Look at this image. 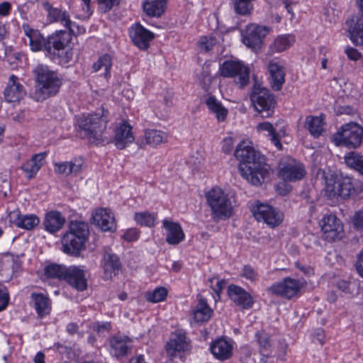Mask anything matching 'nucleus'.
<instances>
[{
    "instance_id": "nucleus-32",
    "label": "nucleus",
    "mask_w": 363,
    "mask_h": 363,
    "mask_svg": "<svg viewBox=\"0 0 363 363\" xmlns=\"http://www.w3.org/2000/svg\"><path fill=\"white\" fill-rule=\"evenodd\" d=\"M205 104L208 111L215 116L218 122L225 121L228 115V110L215 96H208L205 100Z\"/></svg>"
},
{
    "instance_id": "nucleus-49",
    "label": "nucleus",
    "mask_w": 363,
    "mask_h": 363,
    "mask_svg": "<svg viewBox=\"0 0 363 363\" xmlns=\"http://www.w3.org/2000/svg\"><path fill=\"white\" fill-rule=\"evenodd\" d=\"M216 43V40L215 38L211 36H203L201 37L199 41V46L201 50L208 52L212 49Z\"/></svg>"
},
{
    "instance_id": "nucleus-21",
    "label": "nucleus",
    "mask_w": 363,
    "mask_h": 363,
    "mask_svg": "<svg viewBox=\"0 0 363 363\" xmlns=\"http://www.w3.org/2000/svg\"><path fill=\"white\" fill-rule=\"evenodd\" d=\"M230 299L242 309L247 310L252 307L254 301L251 295L244 289L236 285H230L228 288Z\"/></svg>"
},
{
    "instance_id": "nucleus-15",
    "label": "nucleus",
    "mask_w": 363,
    "mask_h": 363,
    "mask_svg": "<svg viewBox=\"0 0 363 363\" xmlns=\"http://www.w3.org/2000/svg\"><path fill=\"white\" fill-rule=\"evenodd\" d=\"M42 6L47 12V19L50 23H60L69 30L70 35L74 33L73 26L75 23L70 20L67 11L61 9L53 7L48 1L42 2Z\"/></svg>"
},
{
    "instance_id": "nucleus-16",
    "label": "nucleus",
    "mask_w": 363,
    "mask_h": 363,
    "mask_svg": "<svg viewBox=\"0 0 363 363\" xmlns=\"http://www.w3.org/2000/svg\"><path fill=\"white\" fill-rule=\"evenodd\" d=\"M129 37L138 48L141 50H146L149 48L150 42L154 39L155 35L141 24L135 23L129 28Z\"/></svg>"
},
{
    "instance_id": "nucleus-46",
    "label": "nucleus",
    "mask_w": 363,
    "mask_h": 363,
    "mask_svg": "<svg viewBox=\"0 0 363 363\" xmlns=\"http://www.w3.org/2000/svg\"><path fill=\"white\" fill-rule=\"evenodd\" d=\"M167 296V290L166 288L160 286L155 288L152 291L145 293V298L151 303H158L163 301Z\"/></svg>"
},
{
    "instance_id": "nucleus-4",
    "label": "nucleus",
    "mask_w": 363,
    "mask_h": 363,
    "mask_svg": "<svg viewBox=\"0 0 363 363\" xmlns=\"http://www.w3.org/2000/svg\"><path fill=\"white\" fill-rule=\"evenodd\" d=\"M107 117L104 114H83L77 120V127L80 135L90 143L103 141V134L106 128Z\"/></svg>"
},
{
    "instance_id": "nucleus-14",
    "label": "nucleus",
    "mask_w": 363,
    "mask_h": 363,
    "mask_svg": "<svg viewBox=\"0 0 363 363\" xmlns=\"http://www.w3.org/2000/svg\"><path fill=\"white\" fill-rule=\"evenodd\" d=\"M353 186L349 179H329L326 180L325 194L329 198L345 199L347 198Z\"/></svg>"
},
{
    "instance_id": "nucleus-44",
    "label": "nucleus",
    "mask_w": 363,
    "mask_h": 363,
    "mask_svg": "<svg viewBox=\"0 0 363 363\" xmlns=\"http://www.w3.org/2000/svg\"><path fill=\"white\" fill-rule=\"evenodd\" d=\"M157 219L156 213L147 211L135 213L134 215L135 221L141 226L153 227L156 224Z\"/></svg>"
},
{
    "instance_id": "nucleus-54",
    "label": "nucleus",
    "mask_w": 363,
    "mask_h": 363,
    "mask_svg": "<svg viewBox=\"0 0 363 363\" xmlns=\"http://www.w3.org/2000/svg\"><path fill=\"white\" fill-rule=\"evenodd\" d=\"M9 301V295L6 289H0V311L4 310Z\"/></svg>"
},
{
    "instance_id": "nucleus-36",
    "label": "nucleus",
    "mask_w": 363,
    "mask_h": 363,
    "mask_svg": "<svg viewBox=\"0 0 363 363\" xmlns=\"http://www.w3.org/2000/svg\"><path fill=\"white\" fill-rule=\"evenodd\" d=\"M44 158L45 154H36L29 160L23 164L21 169L28 179L35 177L36 174L43 165Z\"/></svg>"
},
{
    "instance_id": "nucleus-43",
    "label": "nucleus",
    "mask_w": 363,
    "mask_h": 363,
    "mask_svg": "<svg viewBox=\"0 0 363 363\" xmlns=\"http://www.w3.org/2000/svg\"><path fill=\"white\" fill-rule=\"evenodd\" d=\"M67 268L61 264H50L44 268V274L48 278L64 280Z\"/></svg>"
},
{
    "instance_id": "nucleus-53",
    "label": "nucleus",
    "mask_w": 363,
    "mask_h": 363,
    "mask_svg": "<svg viewBox=\"0 0 363 363\" xmlns=\"http://www.w3.org/2000/svg\"><path fill=\"white\" fill-rule=\"evenodd\" d=\"M352 222L356 229L360 230L363 228V208L355 213Z\"/></svg>"
},
{
    "instance_id": "nucleus-60",
    "label": "nucleus",
    "mask_w": 363,
    "mask_h": 363,
    "mask_svg": "<svg viewBox=\"0 0 363 363\" xmlns=\"http://www.w3.org/2000/svg\"><path fill=\"white\" fill-rule=\"evenodd\" d=\"M79 326L77 323H70L67 325V331L70 335H74L78 333Z\"/></svg>"
},
{
    "instance_id": "nucleus-10",
    "label": "nucleus",
    "mask_w": 363,
    "mask_h": 363,
    "mask_svg": "<svg viewBox=\"0 0 363 363\" xmlns=\"http://www.w3.org/2000/svg\"><path fill=\"white\" fill-rule=\"evenodd\" d=\"M252 213L257 221H263L270 228L279 225L284 218L283 213L267 203L255 201L251 207Z\"/></svg>"
},
{
    "instance_id": "nucleus-20",
    "label": "nucleus",
    "mask_w": 363,
    "mask_h": 363,
    "mask_svg": "<svg viewBox=\"0 0 363 363\" xmlns=\"http://www.w3.org/2000/svg\"><path fill=\"white\" fill-rule=\"evenodd\" d=\"M131 342V339L124 335L117 334L110 337L108 340L110 354L116 358L128 355L130 351L128 345Z\"/></svg>"
},
{
    "instance_id": "nucleus-8",
    "label": "nucleus",
    "mask_w": 363,
    "mask_h": 363,
    "mask_svg": "<svg viewBox=\"0 0 363 363\" xmlns=\"http://www.w3.org/2000/svg\"><path fill=\"white\" fill-rule=\"evenodd\" d=\"M250 101L262 117L268 118L274 113L276 104L274 96L267 88L255 84L252 89Z\"/></svg>"
},
{
    "instance_id": "nucleus-48",
    "label": "nucleus",
    "mask_w": 363,
    "mask_h": 363,
    "mask_svg": "<svg viewBox=\"0 0 363 363\" xmlns=\"http://www.w3.org/2000/svg\"><path fill=\"white\" fill-rule=\"evenodd\" d=\"M241 277L250 281L256 282L258 279V274L250 265H245L241 272Z\"/></svg>"
},
{
    "instance_id": "nucleus-58",
    "label": "nucleus",
    "mask_w": 363,
    "mask_h": 363,
    "mask_svg": "<svg viewBox=\"0 0 363 363\" xmlns=\"http://www.w3.org/2000/svg\"><path fill=\"white\" fill-rule=\"evenodd\" d=\"M355 267L358 274L363 278V250L357 257Z\"/></svg>"
},
{
    "instance_id": "nucleus-38",
    "label": "nucleus",
    "mask_w": 363,
    "mask_h": 363,
    "mask_svg": "<svg viewBox=\"0 0 363 363\" xmlns=\"http://www.w3.org/2000/svg\"><path fill=\"white\" fill-rule=\"evenodd\" d=\"M113 65V59L108 54L101 55L92 65V69L94 72H101V76L106 80L111 78V69Z\"/></svg>"
},
{
    "instance_id": "nucleus-9",
    "label": "nucleus",
    "mask_w": 363,
    "mask_h": 363,
    "mask_svg": "<svg viewBox=\"0 0 363 363\" xmlns=\"http://www.w3.org/2000/svg\"><path fill=\"white\" fill-rule=\"evenodd\" d=\"M220 74L224 77H231L240 88L245 86L250 79V69L242 62L226 60L220 67Z\"/></svg>"
},
{
    "instance_id": "nucleus-7",
    "label": "nucleus",
    "mask_w": 363,
    "mask_h": 363,
    "mask_svg": "<svg viewBox=\"0 0 363 363\" xmlns=\"http://www.w3.org/2000/svg\"><path fill=\"white\" fill-rule=\"evenodd\" d=\"M206 197L214 219L225 220L231 216L232 203L221 189L213 188L206 193Z\"/></svg>"
},
{
    "instance_id": "nucleus-25",
    "label": "nucleus",
    "mask_w": 363,
    "mask_h": 363,
    "mask_svg": "<svg viewBox=\"0 0 363 363\" xmlns=\"http://www.w3.org/2000/svg\"><path fill=\"white\" fill-rule=\"evenodd\" d=\"M26 95L23 86L19 82L18 78L12 74L4 89V98L7 102H18Z\"/></svg>"
},
{
    "instance_id": "nucleus-26",
    "label": "nucleus",
    "mask_w": 363,
    "mask_h": 363,
    "mask_svg": "<svg viewBox=\"0 0 363 363\" xmlns=\"http://www.w3.org/2000/svg\"><path fill=\"white\" fill-rule=\"evenodd\" d=\"M268 69L272 87L276 91L280 90L285 82L284 63L275 59L272 60L269 63Z\"/></svg>"
},
{
    "instance_id": "nucleus-2",
    "label": "nucleus",
    "mask_w": 363,
    "mask_h": 363,
    "mask_svg": "<svg viewBox=\"0 0 363 363\" xmlns=\"http://www.w3.org/2000/svg\"><path fill=\"white\" fill-rule=\"evenodd\" d=\"M235 157L240 161L239 171L253 185L262 184L267 174L265 157L252 146L249 140H242L236 147Z\"/></svg>"
},
{
    "instance_id": "nucleus-39",
    "label": "nucleus",
    "mask_w": 363,
    "mask_h": 363,
    "mask_svg": "<svg viewBox=\"0 0 363 363\" xmlns=\"http://www.w3.org/2000/svg\"><path fill=\"white\" fill-rule=\"evenodd\" d=\"M144 12L150 17H160L165 11V0H146L143 3Z\"/></svg>"
},
{
    "instance_id": "nucleus-33",
    "label": "nucleus",
    "mask_w": 363,
    "mask_h": 363,
    "mask_svg": "<svg viewBox=\"0 0 363 363\" xmlns=\"http://www.w3.org/2000/svg\"><path fill=\"white\" fill-rule=\"evenodd\" d=\"M213 310L208 305L206 300L202 296H198V303L192 311V316L196 323H206L213 315Z\"/></svg>"
},
{
    "instance_id": "nucleus-47",
    "label": "nucleus",
    "mask_w": 363,
    "mask_h": 363,
    "mask_svg": "<svg viewBox=\"0 0 363 363\" xmlns=\"http://www.w3.org/2000/svg\"><path fill=\"white\" fill-rule=\"evenodd\" d=\"M255 340L259 347L264 350H269L272 346L270 335L264 330L255 333Z\"/></svg>"
},
{
    "instance_id": "nucleus-50",
    "label": "nucleus",
    "mask_w": 363,
    "mask_h": 363,
    "mask_svg": "<svg viewBox=\"0 0 363 363\" xmlns=\"http://www.w3.org/2000/svg\"><path fill=\"white\" fill-rule=\"evenodd\" d=\"M100 9L104 13L110 11L114 6L118 5L119 0H98Z\"/></svg>"
},
{
    "instance_id": "nucleus-3",
    "label": "nucleus",
    "mask_w": 363,
    "mask_h": 363,
    "mask_svg": "<svg viewBox=\"0 0 363 363\" xmlns=\"http://www.w3.org/2000/svg\"><path fill=\"white\" fill-rule=\"evenodd\" d=\"M89 235L86 223L72 221L69 230L64 235L62 242L63 252L66 254L78 256L85 249V243Z\"/></svg>"
},
{
    "instance_id": "nucleus-37",
    "label": "nucleus",
    "mask_w": 363,
    "mask_h": 363,
    "mask_svg": "<svg viewBox=\"0 0 363 363\" xmlns=\"http://www.w3.org/2000/svg\"><path fill=\"white\" fill-rule=\"evenodd\" d=\"M232 349V345L225 339H219L211 346V353L216 358L220 360H225L230 357Z\"/></svg>"
},
{
    "instance_id": "nucleus-59",
    "label": "nucleus",
    "mask_w": 363,
    "mask_h": 363,
    "mask_svg": "<svg viewBox=\"0 0 363 363\" xmlns=\"http://www.w3.org/2000/svg\"><path fill=\"white\" fill-rule=\"evenodd\" d=\"M296 267L306 275H311L313 273V269L309 266H302L300 263L296 262Z\"/></svg>"
},
{
    "instance_id": "nucleus-24",
    "label": "nucleus",
    "mask_w": 363,
    "mask_h": 363,
    "mask_svg": "<svg viewBox=\"0 0 363 363\" xmlns=\"http://www.w3.org/2000/svg\"><path fill=\"white\" fill-rule=\"evenodd\" d=\"M135 138L132 127L125 121H123L116 128L113 143L117 148L125 149L133 143Z\"/></svg>"
},
{
    "instance_id": "nucleus-64",
    "label": "nucleus",
    "mask_w": 363,
    "mask_h": 363,
    "mask_svg": "<svg viewBox=\"0 0 363 363\" xmlns=\"http://www.w3.org/2000/svg\"><path fill=\"white\" fill-rule=\"evenodd\" d=\"M35 363H45V354L42 352H38L34 358Z\"/></svg>"
},
{
    "instance_id": "nucleus-23",
    "label": "nucleus",
    "mask_w": 363,
    "mask_h": 363,
    "mask_svg": "<svg viewBox=\"0 0 363 363\" xmlns=\"http://www.w3.org/2000/svg\"><path fill=\"white\" fill-rule=\"evenodd\" d=\"M64 280L79 291H83L87 287L85 272L77 266H70L67 268Z\"/></svg>"
},
{
    "instance_id": "nucleus-57",
    "label": "nucleus",
    "mask_w": 363,
    "mask_h": 363,
    "mask_svg": "<svg viewBox=\"0 0 363 363\" xmlns=\"http://www.w3.org/2000/svg\"><path fill=\"white\" fill-rule=\"evenodd\" d=\"M233 147V139L231 137L225 138L223 140L222 150L225 153H230Z\"/></svg>"
},
{
    "instance_id": "nucleus-41",
    "label": "nucleus",
    "mask_w": 363,
    "mask_h": 363,
    "mask_svg": "<svg viewBox=\"0 0 363 363\" xmlns=\"http://www.w3.org/2000/svg\"><path fill=\"white\" fill-rule=\"evenodd\" d=\"M344 160L347 167L363 175V154L351 151L345 154Z\"/></svg>"
},
{
    "instance_id": "nucleus-11",
    "label": "nucleus",
    "mask_w": 363,
    "mask_h": 363,
    "mask_svg": "<svg viewBox=\"0 0 363 363\" xmlns=\"http://www.w3.org/2000/svg\"><path fill=\"white\" fill-rule=\"evenodd\" d=\"M306 175L303 164L290 157H282L278 165V176L285 182H296Z\"/></svg>"
},
{
    "instance_id": "nucleus-42",
    "label": "nucleus",
    "mask_w": 363,
    "mask_h": 363,
    "mask_svg": "<svg viewBox=\"0 0 363 363\" xmlns=\"http://www.w3.org/2000/svg\"><path fill=\"white\" fill-rule=\"evenodd\" d=\"M294 41V38L291 35H279L270 45L269 50L272 53L283 52L289 48Z\"/></svg>"
},
{
    "instance_id": "nucleus-56",
    "label": "nucleus",
    "mask_w": 363,
    "mask_h": 363,
    "mask_svg": "<svg viewBox=\"0 0 363 363\" xmlns=\"http://www.w3.org/2000/svg\"><path fill=\"white\" fill-rule=\"evenodd\" d=\"M12 9L11 4L9 1H4L0 4V16L6 17L10 15Z\"/></svg>"
},
{
    "instance_id": "nucleus-35",
    "label": "nucleus",
    "mask_w": 363,
    "mask_h": 363,
    "mask_svg": "<svg viewBox=\"0 0 363 363\" xmlns=\"http://www.w3.org/2000/svg\"><path fill=\"white\" fill-rule=\"evenodd\" d=\"M83 160L82 158H74L69 162L55 163V171L57 174L69 175L77 174L82 171Z\"/></svg>"
},
{
    "instance_id": "nucleus-61",
    "label": "nucleus",
    "mask_w": 363,
    "mask_h": 363,
    "mask_svg": "<svg viewBox=\"0 0 363 363\" xmlns=\"http://www.w3.org/2000/svg\"><path fill=\"white\" fill-rule=\"evenodd\" d=\"M350 284L346 281H340L337 283V287L345 293H350Z\"/></svg>"
},
{
    "instance_id": "nucleus-31",
    "label": "nucleus",
    "mask_w": 363,
    "mask_h": 363,
    "mask_svg": "<svg viewBox=\"0 0 363 363\" xmlns=\"http://www.w3.org/2000/svg\"><path fill=\"white\" fill-rule=\"evenodd\" d=\"M346 24L351 41L356 45H363V17H353Z\"/></svg>"
},
{
    "instance_id": "nucleus-51",
    "label": "nucleus",
    "mask_w": 363,
    "mask_h": 363,
    "mask_svg": "<svg viewBox=\"0 0 363 363\" xmlns=\"http://www.w3.org/2000/svg\"><path fill=\"white\" fill-rule=\"evenodd\" d=\"M122 238L128 242L136 241L139 238V231L136 228L128 229L124 233Z\"/></svg>"
},
{
    "instance_id": "nucleus-40",
    "label": "nucleus",
    "mask_w": 363,
    "mask_h": 363,
    "mask_svg": "<svg viewBox=\"0 0 363 363\" xmlns=\"http://www.w3.org/2000/svg\"><path fill=\"white\" fill-rule=\"evenodd\" d=\"M324 121L322 116H308L306 118L305 127L314 137H319L323 131Z\"/></svg>"
},
{
    "instance_id": "nucleus-28",
    "label": "nucleus",
    "mask_w": 363,
    "mask_h": 363,
    "mask_svg": "<svg viewBox=\"0 0 363 363\" xmlns=\"http://www.w3.org/2000/svg\"><path fill=\"white\" fill-rule=\"evenodd\" d=\"M102 267L105 279H109L115 277L121 269L118 257L111 250H106L103 257Z\"/></svg>"
},
{
    "instance_id": "nucleus-13",
    "label": "nucleus",
    "mask_w": 363,
    "mask_h": 363,
    "mask_svg": "<svg viewBox=\"0 0 363 363\" xmlns=\"http://www.w3.org/2000/svg\"><path fill=\"white\" fill-rule=\"evenodd\" d=\"M320 225L325 240L334 241L342 238L343 225L335 215H325L320 221Z\"/></svg>"
},
{
    "instance_id": "nucleus-18",
    "label": "nucleus",
    "mask_w": 363,
    "mask_h": 363,
    "mask_svg": "<svg viewBox=\"0 0 363 363\" xmlns=\"http://www.w3.org/2000/svg\"><path fill=\"white\" fill-rule=\"evenodd\" d=\"M269 32V28L267 26H259L255 23L250 24L246 28L242 43L250 48H259L262 43V39Z\"/></svg>"
},
{
    "instance_id": "nucleus-30",
    "label": "nucleus",
    "mask_w": 363,
    "mask_h": 363,
    "mask_svg": "<svg viewBox=\"0 0 363 363\" xmlns=\"http://www.w3.org/2000/svg\"><path fill=\"white\" fill-rule=\"evenodd\" d=\"M167 355L173 357L177 352L184 351L188 349V342L186 335L182 332L173 333L169 341L165 345Z\"/></svg>"
},
{
    "instance_id": "nucleus-55",
    "label": "nucleus",
    "mask_w": 363,
    "mask_h": 363,
    "mask_svg": "<svg viewBox=\"0 0 363 363\" xmlns=\"http://www.w3.org/2000/svg\"><path fill=\"white\" fill-rule=\"evenodd\" d=\"M111 328V323L109 322L104 323H95L93 324V330L97 333H101L104 331H109Z\"/></svg>"
},
{
    "instance_id": "nucleus-62",
    "label": "nucleus",
    "mask_w": 363,
    "mask_h": 363,
    "mask_svg": "<svg viewBox=\"0 0 363 363\" xmlns=\"http://www.w3.org/2000/svg\"><path fill=\"white\" fill-rule=\"evenodd\" d=\"M354 112V109L350 106H342L339 109V113L340 114H347L352 115Z\"/></svg>"
},
{
    "instance_id": "nucleus-34",
    "label": "nucleus",
    "mask_w": 363,
    "mask_h": 363,
    "mask_svg": "<svg viewBox=\"0 0 363 363\" xmlns=\"http://www.w3.org/2000/svg\"><path fill=\"white\" fill-rule=\"evenodd\" d=\"M30 298L39 317L43 318L50 313L51 301L47 295L41 293H32Z\"/></svg>"
},
{
    "instance_id": "nucleus-29",
    "label": "nucleus",
    "mask_w": 363,
    "mask_h": 363,
    "mask_svg": "<svg viewBox=\"0 0 363 363\" xmlns=\"http://www.w3.org/2000/svg\"><path fill=\"white\" fill-rule=\"evenodd\" d=\"M167 141L168 134L166 132L156 129H147L145 130L143 138L139 139L138 143L140 145H148L155 147Z\"/></svg>"
},
{
    "instance_id": "nucleus-22",
    "label": "nucleus",
    "mask_w": 363,
    "mask_h": 363,
    "mask_svg": "<svg viewBox=\"0 0 363 363\" xmlns=\"http://www.w3.org/2000/svg\"><path fill=\"white\" fill-rule=\"evenodd\" d=\"M162 227L166 231L165 240L168 244L177 245L184 240L185 234L179 223L165 218L162 220Z\"/></svg>"
},
{
    "instance_id": "nucleus-17",
    "label": "nucleus",
    "mask_w": 363,
    "mask_h": 363,
    "mask_svg": "<svg viewBox=\"0 0 363 363\" xmlns=\"http://www.w3.org/2000/svg\"><path fill=\"white\" fill-rule=\"evenodd\" d=\"M7 219L11 226L15 225L27 230L34 229L40 222L39 217L35 214H21L18 209L9 212Z\"/></svg>"
},
{
    "instance_id": "nucleus-19",
    "label": "nucleus",
    "mask_w": 363,
    "mask_h": 363,
    "mask_svg": "<svg viewBox=\"0 0 363 363\" xmlns=\"http://www.w3.org/2000/svg\"><path fill=\"white\" fill-rule=\"evenodd\" d=\"M92 223L102 231L112 232L116 228V223L113 212L108 208H100L92 213Z\"/></svg>"
},
{
    "instance_id": "nucleus-12",
    "label": "nucleus",
    "mask_w": 363,
    "mask_h": 363,
    "mask_svg": "<svg viewBox=\"0 0 363 363\" xmlns=\"http://www.w3.org/2000/svg\"><path fill=\"white\" fill-rule=\"evenodd\" d=\"M305 284L306 281L303 279L286 277L281 281L273 284L268 290L273 294L290 299L297 296Z\"/></svg>"
},
{
    "instance_id": "nucleus-63",
    "label": "nucleus",
    "mask_w": 363,
    "mask_h": 363,
    "mask_svg": "<svg viewBox=\"0 0 363 363\" xmlns=\"http://www.w3.org/2000/svg\"><path fill=\"white\" fill-rule=\"evenodd\" d=\"M130 363H146L143 354H137L130 359Z\"/></svg>"
},
{
    "instance_id": "nucleus-52",
    "label": "nucleus",
    "mask_w": 363,
    "mask_h": 363,
    "mask_svg": "<svg viewBox=\"0 0 363 363\" xmlns=\"http://www.w3.org/2000/svg\"><path fill=\"white\" fill-rule=\"evenodd\" d=\"M347 57L352 61H357L361 57V53L355 48L347 46L345 49Z\"/></svg>"
},
{
    "instance_id": "nucleus-27",
    "label": "nucleus",
    "mask_w": 363,
    "mask_h": 363,
    "mask_svg": "<svg viewBox=\"0 0 363 363\" xmlns=\"http://www.w3.org/2000/svg\"><path fill=\"white\" fill-rule=\"evenodd\" d=\"M66 219L60 212L50 211L45 213L43 225L45 231L54 234L63 228Z\"/></svg>"
},
{
    "instance_id": "nucleus-45",
    "label": "nucleus",
    "mask_w": 363,
    "mask_h": 363,
    "mask_svg": "<svg viewBox=\"0 0 363 363\" xmlns=\"http://www.w3.org/2000/svg\"><path fill=\"white\" fill-rule=\"evenodd\" d=\"M257 130L259 133L264 131L267 132L269 136L270 137V140L274 144V145L278 150L282 149L281 143H280L278 135L276 133V130L272 123L269 122L260 123L257 125Z\"/></svg>"
},
{
    "instance_id": "nucleus-5",
    "label": "nucleus",
    "mask_w": 363,
    "mask_h": 363,
    "mask_svg": "<svg viewBox=\"0 0 363 363\" xmlns=\"http://www.w3.org/2000/svg\"><path fill=\"white\" fill-rule=\"evenodd\" d=\"M37 91L42 99L57 94L62 85V79L59 74L50 69L46 65H38L35 69Z\"/></svg>"
},
{
    "instance_id": "nucleus-6",
    "label": "nucleus",
    "mask_w": 363,
    "mask_h": 363,
    "mask_svg": "<svg viewBox=\"0 0 363 363\" xmlns=\"http://www.w3.org/2000/svg\"><path fill=\"white\" fill-rule=\"evenodd\" d=\"M363 140V128L357 123L342 125L333 134L332 140L336 146H344L349 149H357Z\"/></svg>"
},
{
    "instance_id": "nucleus-1",
    "label": "nucleus",
    "mask_w": 363,
    "mask_h": 363,
    "mask_svg": "<svg viewBox=\"0 0 363 363\" xmlns=\"http://www.w3.org/2000/svg\"><path fill=\"white\" fill-rule=\"evenodd\" d=\"M22 29L25 36L28 38L32 51H43L46 57L61 65H65L72 60V51L67 48L72 37L67 31L57 30L45 38L40 30L33 28L28 24H23Z\"/></svg>"
}]
</instances>
